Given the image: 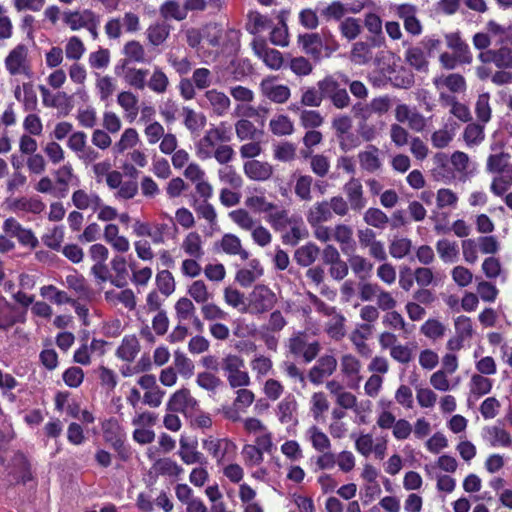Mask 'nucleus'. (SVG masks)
Instances as JSON below:
<instances>
[{
    "mask_svg": "<svg viewBox=\"0 0 512 512\" xmlns=\"http://www.w3.org/2000/svg\"><path fill=\"white\" fill-rule=\"evenodd\" d=\"M220 247L228 255H238L242 260L249 258V252L243 248L240 238L234 234L223 235Z\"/></svg>",
    "mask_w": 512,
    "mask_h": 512,
    "instance_id": "nucleus-36",
    "label": "nucleus"
},
{
    "mask_svg": "<svg viewBox=\"0 0 512 512\" xmlns=\"http://www.w3.org/2000/svg\"><path fill=\"white\" fill-rule=\"evenodd\" d=\"M288 228H290V230L282 236V240L285 244L295 246L307 235L303 221L299 217H295L291 224H289Z\"/></svg>",
    "mask_w": 512,
    "mask_h": 512,
    "instance_id": "nucleus-49",
    "label": "nucleus"
},
{
    "mask_svg": "<svg viewBox=\"0 0 512 512\" xmlns=\"http://www.w3.org/2000/svg\"><path fill=\"white\" fill-rule=\"evenodd\" d=\"M307 222L309 224H323L332 220L330 206L327 200L315 202L308 210Z\"/></svg>",
    "mask_w": 512,
    "mask_h": 512,
    "instance_id": "nucleus-31",
    "label": "nucleus"
},
{
    "mask_svg": "<svg viewBox=\"0 0 512 512\" xmlns=\"http://www.w3.org/2000/svg\"><path fill=\"white\" fill-rule=\"evenodd\" d=\"M287 320L280 310L273 311L266 323L259 329V338L263 341L266 348L276 352L279 345L280 332L286 327Z\"/></svg>",
    "mask_w": 512,
    "mask_h": 512,
    "instance_id": "nucleus-5",
    "label": "nucleus"
},
{
    "mask_svg": "<svg viewBox=\"0 0 512 512\" xmlns=\"http://www.w3.org/2000/svg\"><path fill=\"white\" fill-rule=\"evenodd\" d=\"M205 100L204 106L211 110L213 115L217 117H224L228 114L232 102L229 96L218 89L212 88L205 91L203 95Z\"/></svg>",
    "mask_w": 512,
    "mask_h": 512,
    "instance_id": "nucleus-9",
    "label": "nucleus"
},
{
    "mask_svg": "<svg viewBox=\"0 0 512 512\" xmlns=\"http://www.w3.org/2000/svg\"><path fill=\"white\" fill-rule=\"evenodd\" d=\"M343 191L352 211L360 212L367 206L363 185L359 179L352 177L344 184Z\"/></svg>",
    "mask_w": 512,
    "mask_h": 512,
    "instance_id": "nucleus-12",
    "label": "nucleus"
},
{
    "mask_svg": "<svg viewBox=\"0 0 512 512\" xmlns=\"http://www.w3.org/2000/svg\"><path fill=\"white\" fill-rule=\"evenodd\" d=\"M320 254V249L314 243H307L299 247L294 254L298 265L308 267L313 264Z\"/></svg>",
    "mask_w": 512,
    "mask_h": 512,
    "instance_id": "nucleus-46",
    "label": "nucleus"
},
{
    "mask_svg": "<svg viewBox=\"0 0 512 512\" xmlns=\"http://www.w3.org/2000/svg\"><path fill=\"white\" fill-rule=\"evenodd\" d=\"M432 84L438 92V101H441V95L456 96L463 94L467 90V82L463 75L459 73L440 74L432 79Z\"/></svg>",
    "mask_w": 512,
    "mask_h": 512,
    "instance_id": "nucleus-8",
    "label": "nucleus"
},
{
    "mask_svg": "<svg viewBox=\"0 0 512 512\" xmlns=\"http://www.w3.org/2000/svg\"><path fill=\"white\" fill-rule=\"evenodd\" d=\"M159 14L165 20L183 21L187 18L186 8L179 0H166L159 7Z\"/></svg>",
    "mask_w": 512,
    "mask_h": 512,
    "instance_id": "nucleus-33",
    "label": "nucleus"
},
{
    "mask_svg": "<svg viewBox=\"0 0 512 512\" xmlns=\"http://www.w3.org/2000/svg\"><path fill=\"white\" fill-rule=\"evenodd\" d=\"M298 44L302 51L315 61L322 58L323 42L318 33H306L298 36Z\"/></svg>",
    "mask_w": 512,
    "mask_h": 512,
    "instance_id": "nucleus-21",
    "label": "nucleus"
},
{
    "mask_svg": "<svg viewBox=\"0 0 512 512\" xmlns=\"http://www.w3.org/2000/svg\"><path fill=\"white\" fill-rule=\"evenodd\" d=\"M358 160L360 167L369 173L376 172L382 167L380 150L375 145H368L365 150L359 152Z\"/></svg>",
    "mask_w": 512,
    "mask_h": 512,
    "instance_id": "nucleus-27",
    "label": "nucleus"
},
{
    "mask_svg": "<svg viewBox=\"0 0 512 512\" xmlns=\"http://www.w3.org/2000/svg\"><path fill=\"white\" fill-rule=\"evenodd\" d=\"M253 49L255 54L271 70H279L283 66L284 59L280 51L269 48L264 43H255Z\"/></svg>",
    "mask_w": 512,
    "mask_h": 512,
    "instance_id": "nucleus-23",
    "label": "nucleus"
},
{
    "mask_svg": "<svg viewBox=\"0 0 512 512\" xmlns=\"http://www.w3.org/2000/svg\"><path fill=\"white\" fill-rule=\"evenodd\" d=\"M71 200L73 205L79 210L97 211L101 206L99 195L95 192H87L84 189L74 191Z\"/></svg>",
    "mask_w": 512,
    "mask_h": 512,
    "instance_id": "nucleus-26",
    "label": "nucleus"
},
{
    "mask_svg": "<svg viewBox=\"0 0 512 512\" xmlns=\"http://www.w3.org/2000/svg\"><path fill=\"white\" fill-rule=\"evenodd\" d=\"M306 437L310 441L312 447L318 452H325L326 450L331 449V441L329 437L316 425L307 429Z\"/></svg>",
    "mask_w": 512,
    "mask_h": 512,
    "instance_id": "nucleus-44",
    "label": "nucleus"
},
{
    "mask_svg": "<svg viewBox=\"0 0 512 512\" xmlns=\"http://www.w3.org/2000/svg\"><path fill=\"white\" fill-rule=\"evenodd\" d=\"M444 38L447 47L460 57L461 64L472 62L473 57L469 45L462 39L460 32L446 33Z\"/></svg>",
    "mask_w": 512,
    "mask_h": 512,
    "instance_id": "nucleus-18",
    "label": "nucleus"
},
{
    "mask_svg": "<svg viewBox=\"0 0 512 512\" xmlns=\"http://www.w3.org/2000/svg\"><path fill=\"white\" fill-rule=\"evenodd\" d=\"M483 437L493 447H510L512 445L510 433L499 426L484 428Z\"/></svg>",
    "mask_w": 512,
    "mask_h": 512,
    "instance_id": "nucleus-32",
    "label": "nucleus"
},
{
    "mask_svg": "<svg viewBox=\"0 0 512 512\" xmlns=\"http://www.w3.org/2000/svg\"><path fill=\"white\" fill-rule=\"evenodd\" d=\"M148 69L131 67L126 69L124 74L125 82L137 90H144L147 83Z\"/></svg>",
    "mask_w": 512,
    "mask_h": 512,
    "instance_id": "nucleus-50",
    "label": "nucleus"
},
{
    "mask_svg": "<svg viewBox=\"0 0 512 512\" xmlns=\"http://www.w3.org/2000/svg\"><path fill=\"white\" fill-rule=\"evenodd\" d=\"M117 104L123 110L124 118L132 123L139 113V98L130 90L121 91L117 95Z\"/></svg>",
    "mask_w": 512,
    "mask_h": 512,
    "instance_id": "nucleus-19",
    "label": "nucleus"
},
{
    "mask_svg": "<svg viewBox=\"0 0 512 512\" xmlns=\"http://www.w3.org/2000/svg\"><path fill=\"white\" fill-rule=\"evenodd\" d=\"M95 89L101 102H107L116 91V82L110 75L95 73Z\"/></svg>",
    "mask_w": 512,
    "mask_h": 512,
    "instance_id": "nucleus-38",
    "label": "nucleus"
},
{
    "mask_svg": "<svg viewBox=\"0 0 512 512\" xmlns=\"http://www.w3.org/2000/svg\"><path fill=\"white\" fill-rule=\"evenodd\" d=\"M243 172L250 180L265 182L272 177L274 169L268 162L252 159L244 162Z\"/></svg>",
    "mask_w": 512,
    "mask_h": 512,
    "instance_id": "nucleus-14",
    "label": "nucleus"
},
{
    "mask_svg": "<svg viewBox=\"0 0 512 512\" xmlns=\"http://www.w3.org/2000/svg\"><path fill=\"white\" fill-rule=\"evenodd\" d=\"M364 222L377 229H385L389 223V217L379 208L370 207L363 215Z\"/></svg>",
    "mask_w": 512,
    "mask_h": 512,
    "instance_id": "nucleus-57",
    "label": "nucleus"
},
{
    "mask_svg": "<svg viewBox=\"0 0 512 512\" xmlns=\"http://www.w3.org/2000/svg\"><path fill=\"white\" fill-rule=\"evenodd\" d=\"M202 447L218 466L233 461L237 452V445L226 437L208 436L202 440Z\"/></svg>",
    "mask_w": 512,
    "mask_h": 512,
    "instance_id": "nucleus-3",
    "label": "nucleus"
},
{
    "mask_svg": "<svg viewBox=\"0 0 512 512\" xmlns=\"http://www.w3.org/2000/svg\"><path fill=\"white\" fill-rule=\"evenodd\" d=\"M244 359L237 354L228 353L222 358V369L231 388L247 387L251 383L249 373L244 370Z\"/></svg>",
    "mask_w": 512,
    "mask_h": 512,
    "instance_id": "nucleus-4",
    "label": "nucleus"
},
{
    "mask_svg": "<svg viewBox=\"0 0 512 512\" xmlns=\"http://www.w3.org/2000/svg\"><path fill=\"white\" fill-rule=\"evenodd\" d=\"M241 456L243 463L247 468L257 467L264 460V453L253 444H245L242 447Z\"/></svg>",
    "mask_w": 512,
    "mask_h": 512,
    "instance_id": "nucleus-58",
    "label": "nucleus"
},
{
    "mask_svg": "<svg viewBox=\"0 0 512 512\" xmlns=\"http://www.w3.org/2000/svg\"><path fill=\"white\" fill-rule=\"evenodd\" d=\"M338 28L341 36L349 42L358 38L363 31L361 20L355 17L342 19Z\"/></svg>",
    "mask_w": 512,
    "mask_h": 512,
    "instance_id": "nucleus-42",
    "label": "nucleus"
},
{
    "mask_svg": "<svg viewBox=\"0 0 512 512\" xmlns=\"http://www.w3.org/2000/svg\"><path fill=\"white\" fill-rule=\"evenodd\" d=\"M275 77H267L260 82V91L264 97L270 101L283 104L288 101L291 96V90L288 86L277 84Z\"/></svg>",
    "mask_w": 512,
    "mask_h": 512,
    "instance_id": "nucleus-11",
    "label": "nucleus"
},
{
    "mask_svg": "<svg viewBox=\"0 0 512 512\" xmlns=\"http://www.w3.org/2000/svg\"><path fill=\"white\" fill-rule=\"evenodd\" d=\"M139 141V134L134 128H126L120 139L112 146V151L115 155H120L126 150L133 148Z\"/></svg>",
    "mask_w": 512,
    "mask_h": 512,
    "instance_id": "nucleus-45",
    "label": "nucleus"
},
{
    "mask_svg": "<svg viewBox=\"0 0 512 512\" xmlns=\"http://www.w3.org/2000/svg\"><path fill=\"white\" fill-rule=\"evenodd\" d=\"M64 52L68 60L78 62L85 54L86 47L78 36H71L65 44Z\"/></svg>",
    "mask_w": 512,
    "mask_h": 512,
    "instance_id": "nucleus-59",
    "label": "nucleus"
},
{
    "mask_svg": "<svg viewBox=\"0 0 512 512\" xmlns=\"http://www.w3.org/2000/svg\"><path fill=\"white\" fill-rule=\"evenodd\" d=\"M251 371L257 380L269 376L273 372V361L271 357L261 353L255 354L249 362Z\"/></svg>",
    "mask_w": 512,
    "mask_h": 512,
    "instance_id": "nucleus-37",
    "label": "nucleus"
},
{
    "mask_svg": "<svg viewBox=\"0 0 512 512\" xmlns=\"http://www.w3.org/2000/svg\"><path fill=\"white\" fill-rule=\"evenodd\" d=\"M287 347L294 356H300L306 363L313 361L321 350L317 340H311L306 332H296L289 339Z\"/></svg>",
    "mask_w": 512,
    "mask_h": 512,
    "instance_id": "nucleus-6",
    "label": "nucleus"
},
{
    "mask_svg": "<svg viewBox=\"0 0 512 512\" xmlns=\"http://www.w3.org/2000/svg\"><path fill=\"white\" fill-rule=\"evenodd\" d=\"M94 11L90 9H66L63 10V25L71 31H79L87 26V22Z\"/></svg>",
    "mask_w": 512,
    "mask_h": 512,
    "instance_id": "nucleus-17",
    "label": "nucleus"
},
{
    "mask_svg": "<svg viewBox=\"0 0 512 512\" xmlns=\"http://www.w3.org/2000/svg\"><path fill=\"white\" fill-rule=\"evenodd\" d=\"M492 386L493 382L491 379L480 374H473L469 382L470 394L474 395L476 398H480L488 394Z\"/></svg>",
    "mask_w": 512,
    "mask_h": 512,
    "instance_id": "nucleus-54",
    "label": "nucleus"
},
{
    "mask_svg": "<svg viewBox=\"0 0 512 512\" xmlns=\"http://www.w3.org/2000/svg\"><path fill=\"white\" fill-rule=\"evenodd\" d=\"M364 26L367 31L374 36L373 44L380 46L381 42L384 41L382 36V20L376 13H367L364 17Z\"/></svg>",
    "mask_w": 512,
    "mask_h": 512,
    "instance_id": "nucleus-51",
    "label": "nucleus"
},
{
    "mask_svg": "<svg viewBox=\"0 0 512 512\" xmlns=\"http://www.w3.org/2000/svg\"><path fill=\"white\" fill-rule=\"evenodd\" d=\"M188 295L198 304L204 305L212 299V293L208 291V287L202 280H195L191 283L187 290Z\"/></svg>",
    "mask_w": 512,
    "mask_h": 512,
    "instance_id": "nucleus-61",
    "label": "nucleus"
},
{
    "mask_svg": "<svg viewBox=\"0 0 512 512\" xmlns=\"http://www.w3.org/2000/svg\"><path fill=\"white\" fill-rule=\"evenodd\" d=\"M295 216H290L289 211L274 204V208L271 209L266 215V221L271 225L275 231L282 232L286 230L291 224Z\"/></svg>",
    "mask_w": 512,
    "mask_h": 512,
    "instance_id": "nucleus-30",
    "label": "nucleus"
},
{
    "mask_svg": "<svg viewBox=\"0 0 512 512\" xmlns=\"http://www.w3.org/2000/svg\"><path fill=\"white\" fill-rule=\"evenodd\" d=\"M454 328L455 335L466 342L470 341L475 334L471 318L465 315H460L454 319Z\"/></svg>",
    "mask_w": 512,
    "mask_h": 512,
    "instance_id": "nucleus-60",
    "label": "nucleus"
},
{
    "mask_svg": "<svg viewBox=\"0 0 512 512\" xmlns=\"http://www.w3.org/2000/svg\"><path fill=\"white\" fill-rule=\"evenodd\" d=\"M298 402L291 393L279 401L275 408V414L281 424L288 425L297 422Z\"/></svg>",
    "mask_w": 512,
    "mask_h": 512,
    "instance_id": "nucleus-15",
    "label": "nucleus"
},
{
    "mask_svg": "<svg viewBox=\"0 0 512 512\" xmlns=\"http://www.w3.org/2000/svg\"><path fill=\"white\" fill-rule=\"evenodd\" d=\"M348 262L352 272L359 279L362 280L370 277L374 265L369 259L359 254H353L348 259Z\"/></svg>",
    "mask_w": 512,
    "mask_h": 512,
    "instance_id": "nucleus-47",
    "label": "nucleus"
},
{
    "mask_svg": "<svg viewBox=\"0 0 512 512\" xmlns=\"http://www.w3.org/2000/svg\"><path fill=\"white\" fill-rule=\"evenodd\" d=\"M440 105L444 108H449V113L463 123H468L472 120V115L469 107L460 102L456 96L441 95Z\"/></svg>",
    "mask_w": 512,
    "mask_h": 512,
    "instance_id": "nucleus-24",
    "label": "nucleus"
},
{
    "mask_svg": "<svg viewBox=\"0 0 512 512\" xmlns=\"http://www.w3.org/2000/svg\"><path fill=\"white\" fill-rule=\"evenodd\" d=\"M405 61L419 72H427L429 67L428 56L419 45L411 46L405 51Z\"/></svg>",
    "mask_w": 512,
    "mask_h": 512,
    "instance_id": "nucleus-34",
    "label": "nucleus"
},
{
    "mask_svg": "<svg viewBox=\"0 0 512 512\" xmlns=\"http://www.w3.org/2000/svg\"><path fill=\"white\" fill-rule=\"evenodd\" d=\"M337 369V360L333 355H323L309 370V381L315 385L323 382L324 378L331 376Z\"/></svg>",
    "mask_w": 512,
    "mask_h": 512,
    "instance_id": "nucleus-13",
    "label": "nucleus"
},
{
    "mask_svg": "<svg viewBox=\"0 0 512 512\" xmlns=\"http://www.w3.org/2000/svg\"><path fill=\"white\" fill-rule=\"evenodd\" d=\"M181 249L189 257L201 259L204 256L203 242L199 233L189 232L181 243Z\"/></svg>",
    "mask_w": 512,
    "mask_h": 512,
    "instance_id": "nucleus-35",
    "label": "nucleus"
},
{
    "mask_svg": "<svg viewBox=\"0 0 512 512\" xmlns=\"http://www.w3.org/2000/svg\"><path fill=\"white\" fill-rule=\"evenodd\" d=\"M434 167L431 170L432 176L436 181L450 183L455 179V173L450 166L448 157L444 153H437L434 158Z\"/></svg>",
    "mask_w": 512,
    "mask_h": 512,
    "instance_id": "nucleus-25",
    "label": "nucleus"
},
{
    "mask_svg": "<svg viewBox=\"0 0 512 512\" xmlns=\"http://www.w3.org/2000/svg\"><path fill=\"white\" fill-rule=\"evenodd\" d=\"M436 251L440 259L445 263H455L459 257L457 242L443 238L436 242Z\"/></svg>",
    "mask_w": 512,
    "mask_h": 512,
    "instance_id": "nucleus-40",
    "label": "nucleus"
},
{
    "mask_svg": "<svg viewBox=\"0 0 512 512\" xmlns=\"http://www.w3.org/2000/svg\"><path fill=\"white\" fill-rule=\"evenodd\" d=\"M123 54L127 62L143 63L146 60V52L143 45L136 40L128 41L123 47Z\"/></svg>",
    "mask_w": 512,
    "mask_h": 512,
    "instance_id": "nucleus-64",
    "label": "nucleus"
},
{
    "mask_svg": "<svg viewBox=\"0 0 512 512\" xmlns=\"http://www.w3.org/2000/svg\"><path fill=\"white\" fill-rule=\"evenodd\" d=\"M181 460L187 464H205L206 458L204 455L196 450L195 445L187 443L184 439L180 440V449L178 452Z\"/></svg>",
    "mask_w": 512,
    "mask_h": 512,
    "instance_id": "nucleus-48",
    "label": "nucleus"
},
{
    "mask_svg": "<svg viewBox=\"0 0 512 512\" xmlns=\"http://www.w3.org/2000/svg\"><path fill=\"white\" fill-rule=\"evenodd\" d=\"M510 155L500 152L491 154L486 163V170L489 173L497 175H505L506 178H512V163H510Z\"/></svg>",
    "mask_w": 512,
    "mask_h": 512,
    "instance_id": "nucleus-22",
    "label": "nucleus"
},
{
    "mask_svg": "<svg viewBox=\"0 0 512 512\" xmlns=\"http://www.w3.org/2000/svg\"><path fill=\"white\" fill-rule=\"evenodd\" d=\"M15 99L23 105L25 111L34 112L38 109V97L31 82H23L14 87Z\"/></svg>",
    "mask_w": 512,
    "mask_h": 512,
    "instance_id": "nucleus-16",
    "label": "nucleus"
},
{
    "mask_svg": "<svg viewBox=\"0 0 512 512\" xmlns=\"http://www.w3.org/2000/svg\"><path fill=\"white\" fill-rule=\"evenodd\" d=\"M232 139L230 127L226 122H220L206 130L203 137L196 143V155L201 160L212 158L213 151L221 144L228 143Z\"/></svg>",
    "mask_w": 512,
    "mask_h": 512,
    "instance_id": "nucleus-2",
    "label": "nucleus"
},
{
    "mask_svg": "<svg viewBox=\"0 0 512 512\" xmlns=\"http://www.w3.org/2000/svg\"><path fill=\"white\" fill-rule=\"evenodd\" d=\"M362 363L353 354L347 353L342 355L340 359V371L344 378L347 379V385L350 388H357L362 380L361 376Z\"/></svg>",
    "mask_w": 512,
    "mask_h": 512,
    "instance_id": "nucleus-10",
    "label": "nucleus"
},
{
    "mask_svg": "<svg viewBox=\"0 0 512 512\" xmlns=\"http://www.w3.org/2000/svg\"><path fill=\"white\" fill-rule=\"evenodd\" d=\"M269 128L274 135H291L294 131V124L286 115H277L269 122Z\"/></svg>",
    "mask_w": 512,
    "mask_h": 512,
    "instance_id": "nucleus-56",
    "label": "nucleus"
},
{
    "mask_svg": "<svg viewBox=\"0 0 512 512\" xmlns=\"http://www.w3.org/2000/svg\"><path fill=\"white\" fill-rule=\"evenodd\" d=\"M141 345L135 335H126L116 349L115 355L118 359L132 363L140 353Z\"/></svg>",
    "mask_w": 512,
    "mask_h": 512,
    "instance_id": "nucleus-20",
    "label": "nucleus"
},
{
    "mask_svg": "<svg viewBox=\"0 0 512 512\" xmlns=\"http://www.w3.org/2000/svg\"><path fill=\"white\" fill-rule=\"evenodd\" d=\"M170 27L165 23H154L147 29V39L154 45L159 46L168 38Z\"/></svg>",
    "mask_w": 512,
    "mask_h": 512,
    "instance_id": "nucleus-63",
    "label": "nucleus"
},
{
    "mask_svg": "<svg viewBox=\"0 0 512 512\" xmlns=\"http://www.w3.org/2000/svg\"><path fill=\"white\" fill-rule=\"evenodd\" d=\"M382 324L392 330H400L404 333H409L408 323L404 317L395 309L386 311L382 316Z\"/></svg>",
    "mask_w": 512,
    "mask_h": 512,
    "instance_id": "nucleus-62",
    "label": "nucleus"
},
{
    "mask_svg": "<svg viewBox=\"0 0 512 512\" xmlns=\"http://www.w3.org/2000/svg\"><path fill=\"white\" fill-rule=\"evenodd\" d=\"M371 46L365 41H357L352 45L350 59L358 65L368 63L372 59Z\"/></svg>",
    "mask_w": 512,
    "mask_h": 512,
    "instance_id": "nucleus-53",
    "label": "nucleus"
},
{
    "mask_svg": "<svg viewBox=\"0 0 512 512\" xmlns=\"http://www.w3.org/2000/svg\"><path fill=\"white\" fill-rule=\"evenodd\" d=\"M196 403L197 401L191 396L190 391L183 388L172 394L167 403V409L173 412H184L193 408Z\"/></svg>",
    "mask_w": 512,
    "mask_h": 512,
    "instance_id": "nucleus-29",
    "label": "nucleus"
},
{
    "mask_svg": "<svg viewBox=\"0 0 512 512\" xmlns=\"http://www.w3.org/2000/svg\"><path fill=\"white\" fill-rule=\"evenodd\" d=\"M170 81L162 68L155 66L150 74L146 86L156 94H164L167 92Z\"/></svg>",
    "mask_w": 512,
    "mask_h": 512,
    "instance_id": "nucleus-43",
    "label": "nucleus"
},
{
    "mask_svg": "<svg viewBox=\"0 0 512 512\" xmlns=\"http://www.w3.org/2000/svg\"><path fill=\"white\" fill-rule=\"evenodd\" d=\"M277 303V296L268 286L258 284L248 296V312L261 315L273 309Z\"/></svg>",
    "mask_w": 512,
    "mask_h": 512,
    "instance_id": "nucleus-7",
    "label": "nucleus"
},
{
    "mask_svg": "<svg viewBox=\"0 0 512 512\" xmlns=\"http://www.w3.org/2000/svg\"><path fill=\"white\" fill-rule=\"evenodd\" d=\"M153 469L157 474L169 477H178L184 472L183 468L171 458L158 459L153 464Z\"/></svg>",
    "mask_w": 512,
    "mask_h": 512,
    "instance_id": "nucleus-52",
    "label": "nucleus"
},
{
    "mask_svg": "<svg viewBox=\"0 0 512 512\" xmlns=\"http://www.w3.org/2000/svg\"><path fill=\"white\" fill-rule=\"evenodd\" d=\"M364 5L359 4L357 6L348 7L341 1H332L327 7L322 10V16L326 19L341 21L347 13H359L363 9Z\"/></svg>",
    "mask_w": 512,
    "mask_h": 512,
    "instance_id": "nucleus-28",
    "label": "nucleus"
},
{
    "mask_svg": "<svg viewBox=\"0 0 512 512\" xmlns=\"http://www.w3.org/2000/svg\"><path fill=\"white\" fill-rule=\"evenodd\" d=\"M420 332L426 338L431 340H438L446 333V326L438 319L430 318L426 320L420 327Z\"/></svg>",
    "mask_w": 512,
    "mask_h": 512,
    "instance_id": "nucleus-55",
    "label": "nucleus"
},
{
    "mask_svg": "<svg viewBox=\"0 0 512 512\" xmlns=\"http://www.w3.org/2000/svg\"><path fill=\"white\" fill-rule=\"evenodd\" d=\"M111 269L114 271L115 276L111 279V284L118 288H123L126 284L128 275L127 261L124 256L117 254L110 261Z\"/></svg>",
    "mask_w": 512,
    "mask_h": 512,
    "instance_id": "nucleus-39",
    "label": "nucleus"
},
{
    "mask_svg": "<svg viewBox=\"0 0 512 512\" xmlns=\"http://www.w3.org/2000/svg\"><path fill=\"white\" fill-rule=\"evenodd\" d=\"M73 177V169L71 165H63L55 171V178L58 187L54 190V197L65 198L69 192V182Z\"/></svg>",
    "mask_w": 512,
    "mask_h": 512,
    "instance_id": "nucleus-41",
    "label": "nucleus"
},
{
    "mask_svg": "<svg viewBox=\"0 0 512 512\" xmlns=\"http://www.w3.org/2000/svg\"><path fill=\"white\" fill-rule=\"evenodd\" d=\"M4 68L11 77L30 79L33 76V64L29 47L18 43L12 47L3 60Z\"/></svg>",
    "mask_w": 512,
    "mask_h": 512,
    "instance_id": "nucleus-1",
    "label": "nucleus"
}]
</instances>
